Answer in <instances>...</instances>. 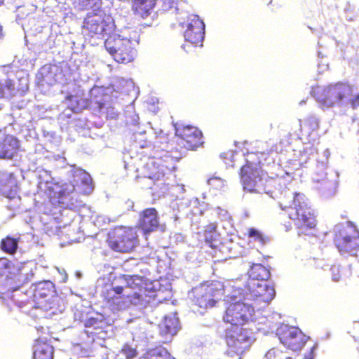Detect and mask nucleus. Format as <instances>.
<instances>
[{
  "mask_svg": "<svg viewBox=\"0 0 359 359\" xmlns=\"http://www.w3.org/2000/svg\"><path fill=\"white\" fill-rule=\"evenodd\" d=\"M255 320L254 306L240 301L228 304L223 320L233 326L226 330L224 337L229 352L241 355L248 348L253 333V329L249 326Z\"/></svg>",
  "mask_w": 359,
  "mask_h": 359,
  "instance_id": "obj_1",
  "label": "nucleus"
},
{
  "mask_svg": "<svg viewBox=\"0 0 359 359\" xmlns=\"http://www.w3.org/2000/svg\"><path fill=\"white\" fill-rule=\"evenodd\" d=\"M280 208L294 222L299 236L311 235L317 224L316 215L302 193L294 192L291 196H283L279 201Z\"/></svg>",
  "mask_w": 359,
  "mask_h": 359,
  "instance_id": "obj_2",
  "label": "nucleus"
},
{
  "mask_svg": "<svg viewBox=\"0 0 359 359\" xmlns=\"http://www.w3.org/2000/svg\"><path fill=\"white\" fill-rule=\"evenodd\" d=\"M53 285L49 282L39 283L29 288L27 297L20 299L25 294L22 292L13 294L12 298L16 306L21 307L32 302L35 304L36 308L45 311H50L55 314L59 310L58 298L53 295Z\"/></svg>",
  "mask_w": 359,
  "mask_h": 359,
  "instance_id": "obj_3",
  "label": "nucleus"
},
{
  "mask_svg": "<svg viewBox=\"0 0 359 359\" xmlns=\"http://www.w3.org/2000/svg\"><path fill=\"white\" fill-rule=\"evenodd\" d=\"M92 11L84 18L81 26L82 33L89 38L102 39L110 36L114 31V23L111 16L102 8V5L93 4Z\"/></svg>",
  "mask_w": 359,
  "mask_h": 359,
  "instance_id": "obj_4",
  "label": "nucleus"
},
{
  "mask_svg": "<svg viewBox=\"0 0 359 359\" xmlns=\"http://www.w3.org/2000/svg\"><path fill=\"white\" fill-rule=\"evenodd\" d=\"M264 154L250 152L245 156V163L240 170L241 181L245 190L257 192L262 182V161Z\"/></svg>",
  "mask_w": 359,
  "mask_h": 359,
  "instance_id": "obj_5",
  "label": "nucleus"
},
{
  "mask_svg": "<svg viewBox=\"0 0 359 359\" xmlns=\"http://www.w3.org/2000/svg\"><path fill=\"white\" fill-rule=\"evenodd\" d=\"M313 93L320 107L327 109L334 107L351 95L353 88L348 82L338 81L318 87Z\"/></svg>",
  "mask_w": 359,
  "mask_h": 359,
  "instance_id": "obj_6",
  "label": "nucleus"
},
{
  "mask_svg": "<svg viewBox=\"0 0 359 359\" xmlns=\"http://www.w3.org/2000/svg\"><path fill=\"white\" fill-rule=\"evenodd\" d=\"M106 242L114 252L129 253L133 251L139 243L137 229L133 226H114L108 232Z\"/></svg>",
  "mask_w": 359,
  "mask_h": 359,
  "instance_id": "obj_7",
  "label": "nucleus"
},
{
  "mask_svg": "<svg viewBox=\"0 0 359 359\" xmlns=\"http://www.w3.org/2000/svg\"><path fill=\"white\" fill-rule=\"evenodd\" d=\"M126 287L132 290L126 298L132 304L146 306L154 299V291L150 289L151 281L139 275H123Z\"/></svg>",
  "mask_w": 359,
  "mask_h": 359,
  "instance_id": "obj_8",
  "label": "nucleus"
},
{
  "mask_svg": "<svg viewBox=\"0 0 359 359\" xmlns=\"http://www.w3.org/2000/svg\"><path fill=\"white\" fill-rule=\"evenodd\" d=\"M333 242L341 255H354L359 250V230L351 222L337 226Z\"/></svg>",
  "mask_w": 359,
  "mask_h": 359,
  "instance_id": "obj_9",
  "label": "nucleus"
},
{
  "mask_svg": "<svg viewBox=\"0 0 359 359\" xmlns=\"http://www.w3.org/2000/svg\"><path fill=\"white\" fill-rule=\"evenodd\" d=\"M104 47L118 63L131 62L137 55L135 43L128 39L121 38L116 34L110 35L105 39Z\"/></svg>",
  "mask_w": 359,
  "mask_h": 359,
  "instance_id": "obj_10",
  "label": "nucleus"
},
{
  "mask_svg": "<svg viewBox=\"0 0 359 359\" xmlns=\"http://www.w3.org/2000/svg\"><path fill=\"white\" fill-rule=\"evenodd\" d=\"M224 294V286L218 280L201 284L194 291V301L201 308L212 307Z\"/></svg>",
  "mask_w": 359,
  "mask_h": 359,
  "instance_id": "obj_11",
  "label": "nucleus"
},
{
  "mask_svg": "<svg viewBox=\"0 0 359 359\" xmlns=\"http://www.w3.org/2000/svg\"><path fill=\"white\" fill-rule=\"evenodd\" d=\"M276 334L280 341L287 348L293 351H300L309 339L302 331L297 327L287 325H280L277 330Z\"/></svg>",
  "mask_w": 359,
  "mask_h": 359,
  "instance_id": "obj_12",
  "label": "nucleus"
},
{
  "mask_svg": "<svg viewBox=\"0 0 359 359\" xmlns=\"http://www.w3.org/2000/svg\"><path fill=\"white\" fill-rule=\"evenodd\" d=\"M246 288L248 291L247 295L249 296V299L253 301V304L255 306L262 304L264 306L276 296L274 287L269 285L266 282L248 280L246 283Z\"/></svg>",
  "mask_w": 359,
  "mask_h": 359,
  "instance_id": "obj_13",
  "label": "nucleus"
},
{
  "mask_svg": "<svg viewBox=\"0 0 359 359\" xmlns=\"http://www.w3.org/2000/svg\"><path fill=\"white\" fill-rule=\"evenodd\" d=\"M175 135L181 140L184 147L188 150H196L204 143L201 130L191 125L175 126Z\"/></svg>",
  "mask_w": 359,
  "mask_h": 359,
  "instance_id": "obj_14",
  "label": "nucleus"
},
{
  "mask_svg": "<svg viewBox=\"0 0 359 359\" xmlns=\"http://www.w3.org/2000/svg\"><path fill=\"white\" fill-rule=\"evenodd\" d=\"M186 27L184 33L185 41L195 47L202 46L205 36L203 21L198 15H191L188 17Z\"/></svg>",
  "mask_w": 359,
  "mask_h": 359,
  "instance_id": "obj_15",
  "label": "nucleus"
},
{
  "mask_svg": "<svg viewBox=\"0 0 359 359\" xmlns=\"http://www.w3.org/2000/svg\"><path fill=\"white\" fill-rule=\"evenodd\" d=\"M158 226L159 218L156 208H146L140 212L137 227L141 229L144 234L153 232Z\"/></svg>",
  "mask_w": 359,
  "mask_h": 359,
  "instance_id": "obj_16",
  "label": "nucleus"
},
{
  "mask_svg": "<svg viewBox=\"0 0 359 359\" xmlns=\"http://www.w3.org/2000/svg\"><path fill=\"white\" fill-rule=\"evenodd\" d=\"M20 142L15 136L7 135L0 140V160L11 161L18 156Z\"/></svg>",
  "mask_w": 359,
  "mask_h": 359,
  "instance_id": "obj_17",
  "label": "nucleus"
},
{
  "mask_svg": "<svg viewBox=\"0 0 359 359\" xmlns=\"http://www.w3.org/2000/svg\"><path fill=\"white\" fill-rule=\"evenodd\" d=\"M157 0H130V8L138 19L145 20L154 13Z\"/></svg>",
  "mask_w": 359,
  "mask_h": 359,
  "instance_id": "obj_18",
  "label": "nucleus"
},
{
  "mask_svg": "<svg viewBox=\"0 0 359 359\" xmlns=\"http://www.w3.org/2000/svg\"><path fill=\"white\" fill-rule=\"evenodd\" d=\"M165 168L161 164L159 159L150 158L144 165V177L154 181L163 179Z\"/></svg>",
  "mask_w": 359,
  "mask_h": 359,
  "instance_id": "obj_19",
  "label": "nucleus"
},
{
  "mask_svg": "<svg viewBox=\"0 0 359 359\" xmlns=\"http://www.w3.org/2000/svg\"><path fill=\"white\" fill-rule=\"evenodd\" d=\"M17 186V180L13 172L0 170V194L6 197L15 191Z\"/></svg>",
  "mask_w": 359,
  "mask_h": 359,
  "instance_id": "obj_20",
  "label": "nucleus"
},
{
  "mask_svg": "<svg viewBox=\"0 0 359 359\" xmlns=\"http://www.w3.org/2000/svg\"><path fill=\"white\" fill-rule=\"evenodd\" d=\"M54 348L46 341L36 339L34 344V359H53Z\"/></svg>",
  "mask_w": 359,
  "mask_h": 359,
  "instance_id": "obj_21",
  "label": "nucleus"
},
{
  "mask_svg": "<svg viewBox=\"0 0 359 359\" xmlns=\"http://www.w3.org/2000/svg\"><path fill=\"white\" fill-rule=\"evenodd\" d=\"M139 359H175L170 352L161 346L147 349Z\"/></svg>",
  "mask_w": 359,
  "mask_h": 359,
  "instance_id": "obj_22",
  "label": "nucleus"
},
{
  "mask_svg": "<svg viewBox=\"0 0 359 359\" xmlns=\"http://www.w3.org/2000/svg\"><path fill=\"white\" fill-rule=\"evenodd\" d=\"M249 273L250 278L248 280L255 282H266L271 276L269 269L261 264H254Z\"/></svg>",
  "mask_w": 359,
  "mask_h": 359,
  "instance_id": "obj_23",
  "label": "nucleus"
},
{
  "mask_svg": "<svg viewBox=\"0 0 359 359\" xmlns=\"http://www.w3.org/2000/svg\"><path fill=\"white\" fill-rule=\"evenodd\" d=\"M217 226L215 223H210L204 227L203 236L205 242L211 248L217 247V242L219 240V233L217 231Z\"/></svg>",
  "mask_w": 359,
  "mask_h": 359,
  "instance_id": "obj_24",
  "label": "nucleus"
},
{
  "mask_svg": "<svg viewBox=\"0 0 359 359\" xmlns=\"http://www.w3.org/2000/svg\"><path fill=\"white\" fill-rule=\"evenodd\" d=\"M123 286L112 287L107 289L102 293L104 301L111 306L117 305L120 299V295L123 292Z\"/></svg>",
  "mask_w": 359,
  "mask_h": 359,
  "instance_id": "obj_25",
  "label": "nucleus"
},
{
  "mask_svg": "<svg viewBox=\"0 0 359 359\" xmlns=\"http://www.w3.org/2000/svg\"><path fill=\"white\" fill-rule=\"evenodd\" d=\"M67 100L72 102V110L75 112L81 111L89 105V101L81 96L71 95L67 97Z\"/></svg>",
  "mask_w": 359,
  "mask_h": 359,
  "instance_id": "obj_26",
  "label": "nucleus"
},
{
  "mask_svg": "<svg viewBox=\"0 0 359 359\" xmlns=\"http://www.w3.org/2000/svg\"><path fill=\"white\" fill-rule=\"evenodd\" d=\"M302 130L311 135L317 133L319 129V120L314 116L306 118L301 124Z\"/></svg>",
  "mask_w": 359,
  "mask_h": 359,
  "instance_id": "obj_27",
  "label": "nucleus"
},
{
  "mask_svg": "<svg viewBox=\"0 0 359 359\" xmlns=\"http://www.w3.org/2000/svg\"><path fill=\"white\" fill-rule=\"evenodd\" d=\"M18 240L11 236L2 239L1 242V250L10 255L15 253L18 249Z\"/></svg>",
  "mask_w": 359,
  "mask_h": 359,
  "instance_id": "obj_28",
  "label": "nucleus"
},
{
  "mask_svg": "<svg viewBox=\"0 0 359 359\" xmlns=\"http://www.w3.org/2000/svg\"><path fill=\"white\" fill-rule=\"evenodd\" d=\"M3 88H4V93L7 91L11 95H13L18 93H23L28 89L27 83H25L23 86H16L15 83L9 79L6 81Z\"/></svg>",
  "mask_w": 359,
  "mask_h": 359,
  "instance_id": "obj_29",
  "label": "nucleus"
},
{
  "mask_svg": "<svg viewBox=\"0 0 359 359\" xmlns=\"http://www.w3.org/2000/svg\"><path fill=\"white\" fill-rule=\"evenodd\" d=\"M247 236L248 238H252L255 241H258L261 244H264L267 240L259 230L255 228H249L248 229Z\"/></svg>",
  "mask_w": 359,
  "mask_h": 359,
  "instance_id": "obj_30",
  "label": "nucleus"
},
{
  "mask_svg": "<svg viewBox=\"0 0 359 359\" xmlns=\"http://www.w3.org/2000/svg\"><path fill=\"white\" fill-rule=\"evenodd\" d=\"M121 352L126 359H133L137 355V348L133 347L128 344H125L122 346Z\"/></svg>",
  "mask_w": 359,
  "mask_h": 359,
  "instance_id": "obj_31",
  "label": "nucleus"
},
{
  "mask_svg": "<svg viewBox=\"0 0 359 359\" xmlns=\"http://www.w3.org/2000/svg\"><path fill=\"white\" fill-rule=\"evenodd\" d=\"M58 196H50V200L54 205H60L65 203L64 198L66 196L64 190L60 189L57 192Z\"/></svg>",
  "mask_w": 359,
  "mask_h": 359,
  "instance_id": "obj_32",
  "label": "nucleus"
},
{
  "mask_svg": "<svg viewBox=\"0 0 359 359\" xmlns=\"http://www.w3.org/2000/svg\"><path fill=\"white\" fill-rule=\"evenodd\" d=\"M79 5L81 7V8L85 9L88 8V7H93V4L95 6L97 4L102 5V0H78Z\"/></svg>",
  "mask_w": 359,
  "mask_h": 359,
  "instance_id": "obj_33",
  "label": "nucleus"
},
{
  "mask_svg": "<svg viewBox=\"0 0 359 359\" xmlns=\"http://www.w3.org/2000/svg\"><path fill=\"white\" fill-rule=\"evenodd\" d=\"M348 333L355 339H359V320L354 322L348 330Z\"/></svg>",
  "mask_w": 359,
  "mask_h": 359,
  "instance_id": "obj_34",
  "label": "nucleus"
},
{
  "mask_svg": "<svg viewBox=\"0 0 359 359\" xmlns=\"http://www.w3.org/2000/svg\"><path fill=\"white\" fill-rule=\"evenodd\" d=\"M267 359H284L282 353L277 348H271L266 354Z\"/></svg>",
  "mask_w": 359,
  "mask_h": 359,
  "instance_id": "obj_35",
  "label": "nucleus"
},
{
  "mask_svg": "<svg viewBox=\"0 0 359 359\" xmlns=\"http://www.w3.org/2000/svg\"><path fill=\"white\" fill-rule=\"evenodd\" d=\"M332 278L334 281H339L341 278V270L337 266H332L330 269Z\"/></svg>",
  "mask_w": 359,
  "mask_h": 359,
  "instance_id": "obj_36",
  "label": "nucleus"
},
{
  "mask_svg": "<svg viewBox=\"0 0 359 359\" xmlns=\"http://www.w3.org/2000/svg\"><path fill=\"white\" fill-rule=\"evenodd\" d=\"M349 104L351 107L355 109L359 107V94L355 95L353 98H351L349 101Z\"/></svg>",
  "mask_w": 359,
  "mask_h": 359,
  "instance_id": "obj_37",
  "label": "nucleus"
},
{
  "mask_svg": "<svg viewBox=\"0 0 359 359\" xmlns=\"http://www.w3.org/2000/svg\"><path fill=\"white\" fill-rule=\"evenodd\" d=\"M29 290H15L13 291V293L11 294V298L12 301L14 302L13 298H12V296H13V294H15L17 292H22L24 294H24V295L21 296V297H20V299L26 298V297H27V295H29ZM13 303L15 304V302H13Z\"/></svg>",
  "mask_w": 359,
  "mask_h": 359,
  "instance_id": "obj_38",
  "label": "nucleus"
},
{
  "mask_svg": "<svg viewBox=\"0 0 359 359\" xmlns=\"http://www.w3.org/2000/svg\"><path fill=\"white\" fill-rule=\"evenodd\" d=\"M97 323V320L95 319V318H89L87 320V321L86 322V327H93V326H95V325Z\"/></svg>",
  "mask_w": 359,
  "mask_h": 359,
  "instance_id": "obj_39",
  "label": "nucleus"
},
{
  "mask_svg": "<svg viewBox=\"0 0 359 359\" xmlns=\"http://www.w3.org/2000/svg\"><path fill=\"white\" fill-rule=\"evenodd\" d=\"M8 265V261L6 259H0V267L6 268Z\"/></svg>",
  "mask_w": 359,
  "mask_h": 359,
  "instance_id": "obj_40",
  "label": "nucleus"
},
{
  "mask_svg": "<svg viewBox=\"0 0 359 359\" xmlns=\"http://www.w3.org/2000/svg\"><path fill=\"white\" fill-rule=\"evenodd\" d=\"M313 349H314V347L311 348L309 354L307 355H306L304 359H313V357H314Z\"/></svg>",
  "mask_w": 359,
  "mask_h": 359,
  "instance_id": "obj_41",
  "label": "nucleus"
},
{
  "mask_svg": "<svg viewBox=\"0 0 359 359\" xmlns=\"http://www.w3.org/2000/svg\"><path fill=\"white\" fill-rule=\"evenodd\" d=\"M4 95V88H3V85L0 83V98L3 97Z\"/></svg>",
  "mask_w": 359,
  "mask_h": 359,
  "instance_id": "obj_42",
  "label": "nucleus"
},
{
  "mask_svg": "<svg viewBox=\"0 0 359 359\" xmlns=\"http://www.w3.org/2000/svg\"><path fill=\"white\" fill-rule=\"evenodd\" d=\"M95 103L97 104L99 109H101L104 106V103L101 101L95 102Z\"/></svg>",
  "mask_w": 359,
  "mask_h": 359,
  "instance_id": "obj_43",
  "label": "nucleus"
},
{
  "mask_svg": "<svg viewBox=\"0 0 359 359\" xmlns=\"http://www.w3.org/2000/svg\"><path fill=\"white\" fill-rule=\"evenodd\" d=\"M2 36V27L0 25V37Z\"/></svg>",
  "mask_w": 359,
  "mask_h": 359,
  "instance_id": "obj_44",
  "label": "nucleus"
},
{
  "mask_svg": "<svg viewBox=\"0 0 359 359\" xmlns=\"http://www.w3.org/2000/svg\"><path fill=\"white\" fill-rule=\"evenodd\" d=\"M4 0H0V6L3 4Z\"/></svg>",
  "mask_w": 359,
  "mask_h": 359,
  "instance_id": "obj_45",
  "label": "nucleus"
},
{
  "mask_svg": "<svg viewBox=\"0 0 359 359\" xmlns=\"http://www.w3.org/2000/svg\"><path fill=\"white\" fill-rule=\"evenodd\" d=\"M22 271H20V276H22Z\"/></svg>",
  "mask_w": 359,
  "mask_h": 359,
  "instance_id": "obj_46",
  "label": "nucleus"
},
{
  "mask_svg": "<svg viewBox=\"0 0 359 359\" xmlns=\"http://www.w3.org/2000/svg\"><path fill=\"white\" fill-rule=\"evenodd\" d=\"M70 359H73V358H71Z\"/></svg>",
  "mask_w": 359,
  "mask_h": 359,
  "instance_id": "obj_47",
  "label": "nucleus"
}]
</instances>
